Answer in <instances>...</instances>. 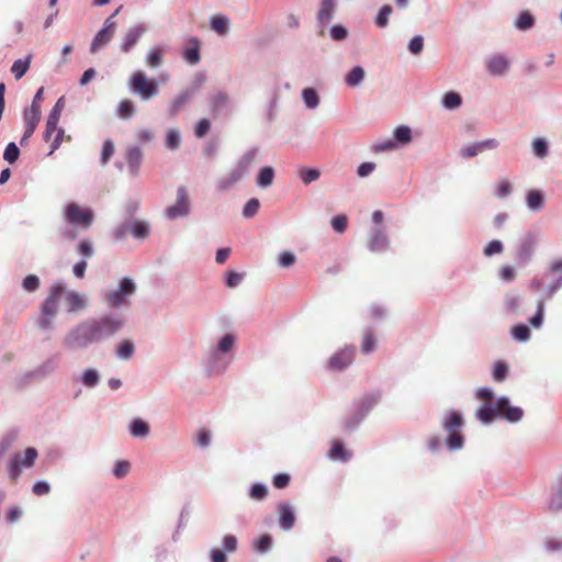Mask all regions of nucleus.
Masks as SVG:
<instances>
[{
    "instance_id": "nucleus-14",
    "label": "nucleus",
    "mask_w": 562,
    "mask_h": 562,
    "mask_svg": "<svg viewBox=\"0 0 562 562\" xmlns=\"http://www.w3.org/2000/svg\"><path fill=\"white\" fill-rule=\"evenodd\" d=\"M368 246L371 251L380 252L386 250L390 243L385 233L381 228H375L371 232Z\"/></svg>"
},
{
    "instance_id": "nucleus-63",
    "label": "nucleus",
    "mask_w": 562,
    "mask_h": 562,
    "mask_svg": "<svg viewBox=\"0 0 562 562\" xmlns=\"http://www.w3.org/2000/svg\"><path fill=\"white\" fill-rule=\"evenodd\" d=\"M130 468L131 464L128 461H117L114 467L113 474L119 479L124 477L127 475Z\"/></svg>"
},
{
    "instance_id": "nucleus-31",
    "label": "nucleus",
    "mask_w": 562,
    "mask_h": 562,
    "mask_svg": "<svg viewBox=\"0 0 562 562\" xmlns=\"http://www.w3.org/2000/svg\"><path fill=\"white\" fill-rule=\"evenodd\" d=\"M302 97L308 109H315L319 104L318 93L313 88H305L302 92Z\"/></svg>"
},
{
    "instance_id": "nucleus-50",
    "label": "nucleus",
    "mask_w": 562,
    "mask_h": 562,
    "mask_svg": "<svg viewBox=\"0 0 562 562\" xmlns=\"http://www.w3.org/2000/svg\"><path fill=\"white\" fill-rule=\"evenodd\" d=\"M188 101H189L188 93H182V94L178 95L170 105V110H169L170 115L175 116L179 112V110L186 105V103Z\"/></svg>"
},
{
    "instance_id": "nucleus-34",
    "label": "nucleus",
    "mask_w": 562,
    "mask_h": 562,
    "mask_svg": "<svg viewBox=\"0 0 562 562\" xmlns=\"http://www.w3.org/2000/svg\"><path fill=\"white\" fill-rule=\"evenodd\" d=\"M543 204V195L541 192L531 190L527 194V205L531 210H540Z\"/></svg>"
},
{
    "instance_id": "nucleus-22",
    "label": "nucleus",
    "mask_w": 562,
    "mask_h": 562,
    "mask_svg": "<svg viewBox=\"0 0 562 562\" xmlns=\"http://www.w3.org/2000/svg\"><path fill=\"white\" fill-rule=\"evenodd\" d=\"M360 349L364 355H369L376 349V338L374 337L372 329L367 328L363 330Z\"/></svg>"
},
{
    "instance_id": "nucleus-35",
    "label": "nucleus",
    "mask_w": 562,
    "mask_h": 562,
    "mask_svg": "<svg viewBox=\"0 0 562 562\" xmlns=\"http://www.w3.org/2000/svg\"><path fill=\"white\" fill-rule=\"evenodd\" d=\"M533 23V16L529 12L525 11L518 15L515 25L517 29L525 31L531 29Z\"/></svg>"
},
{
    "instance_id": "nucleus-47",
    "label": "nucleus",
    "mask_w": 562,
    "mask_h": 562,
    "mask_svg": "<svg viewBox=\"0 0 562 562\" xmlns=\"http://www.w3.org/2000/svg\"><path fill=\"white\" fill-rule=\"evenodd\" d=\"M267 494L268 488L266 487V485L260 483L254 484L249 491L250 498L256 501H262L267 496Z\"/></svg>"
},
{
    "instance_id": "nucleus-27",
    "label": "nucleus",
    "mask_w": 562,
    "mask_h": 562,
    "mask_svg": "<svg viewBox=\"0 0 562 562\" xmlns=\"http://www.w3.org/2000/svg\"><path fill=\"white\" fill-rule=\"evenodd\" d=\"M42 109L37 106H30V109L24 112V122L27 126L37 127V124L41 121Z\"/></svg>"
},
{
    "instance_id": "nucleus-60",
    "label": "nucleus",
    "mask_w": 562,
    "mask_h": 562,
    "mask_svg": "<svg viewBox=\"0 0 562 562\" xmlns=\"http://www.w3.org/2000/svg\"><path fill=\"white\" fill-rule=\"evenodd\" d=\"M295 262V256L290 251H283L279 255L278 263L280 267L289 268Z\"/></svg>"
},
{
    "instance_id": "nucleus-5",
    "label": "nucleus",
    "mask_w": 562,
    "mask_h": 562,
    "mask_svg": "<svg viewBox=\"0 0 562 562\" xmlns=\"http://www.w3.org/2000/svg\"><path fill=\"white\" fill-rule=\"evenodd\" d=\"M130 88L143 100H148L158 93V83L154 79H148L142 70L135 71L130 79Z\"/></svg>"
},
{
    "instance_id": "nucleus-59",
    "label": "nucleus",
    "mask_w": 562,
    "mask_h": 562,
    "mask_svg": "<svg viewBox=\"0 0 562 562\" xmlns=\"http://www.w3.org/2000/svg\"><path fill=\"white\" fill-rule=\"evenodd\" d=\"M503 251V244L499 240L490 241L484 248V255L490 257Z\"/></svg>"
},
{
    "instance_id": "nucleus-9",
    "label": "nucleus",
    "mask_w": 562,
    "mask_h": 562,
    "mask_svg": "<svg viewBox=\"0 0 562 562\" xmlns=\"http://www.w3.org/2000/svg\"><path fill=\"white\" fill-rule=\"evenodd\" d=\"M135 291V284L130 278H124L120 282V286L116 291L112 292L108 296V303L112 307H119L125 303V297L133 294Z\"/></svg>"
},
{
    "instance_id": "nucleus-21",
    "label": "nucleus",
    "mask_w": 562,
    "mask_h": 562,
    "mask_svg": "<svg viewBox=\"0 0 562 562\" xmlns=\"http://www.w3.org/2000/svg\"><path fill=\"white\" fill-rule=\"evenodd\" d=\"M126 160L130 172L132 175H137L143 160L142 150L138 147H131L127 150Z\"/></svg>"
},
{
    "instance_id": "nucleus-23",
    "label": "nucleus",
    "mask_w": 562,
    "mask_h": 562,
    "mask_svg": "<svg viewBox=\"0 0 562 562\" xmlns=\"http://www.w3.org/2000/svg\"><path fill=\"white\" fill-rule=\"evenodd\" d=\"M229 21L223 14L213 15L211 19V27L220 35H225L228 32Z\"/></svg>"
},
{
    "instance_id": "nucleus-46",
    "label": "nucleus",
    "mask_w": 562,
    "mask_h": 562,
    "mask_svg": "<svg viewBox=\"0 0 562 562\" xmlns=\"http://www.w3.org/2000/svg\"><path fill=\"white\" fill-rule=\"evenodd\" d=\"M544 314V299H541L537 303V313L530 318V324L533 327H540L543 321Z\"/></svg>"
},
{
    "instance_id": "nucleus-61",
    "label": "nucleus",
    "mask_w": 562,
    "mask_h": 562,
    "mask_svg": "<svg viewBox=\"0 0 562 562\" xmlns=\"http://www.w3.org/2000/svg\"><path fill=\"white\" fill-rule=\"evenodd\" d=\"M424 48V40L420 35L414 36L409 44L408 49L412 54L418 55Z\"/></svg>"
},
{
    "instance_id": "nucleus-10",
    "label": "nucleus",
    "mask_w": 562,
    "mask_h": 562,
    "mask_svg": "<svg viewBox=\"0 0 562 562\" xmlns=\"http://www.w3.org/2000/svg\"><path fill=\"white\" fill-rule=\"evenodd\" d=\"M356 350L353 347H345L328 360V368L335 371H341L352 363Z\"/></svg>"
},
{
    "instance_id": "nucleus-45",
    "label": "nucleus",
    "mask_w": 562,
    "mask_h": 562,
    "mask_svg": "<svg viewBox=\"0 0 562 562\" xmlns=\"http://www.w3.org/2000/svg\"><path fill=\"white\" fill-rule=\"evenodd\" d=\"M549 508L552 512H558L562 508V484L552 493Z\"/></svg>"
},
{
    "instance_id": "nucleus-17",
    "label": "nucleus",
    "mask_w": 562,
    "mask_h": 562,
    "mask_svg": "<svg viewBox=\"0 0 562 562\" xmlns=\"http://www.w3.org/2000/svg\"><path fill=\"white\" fill-rule=\"evenodd\" d=\"M475 416L484 424H490L497 417L496 402H484L475 412Z\"/></svg>"
},
{
    "instance_id": "nucleus-43",
    "label": "nucleus",
    "mask_w": 562,
    "mask_h": 562,
    "mask_svg": "<svg viewBox=\"0 0 562 562\" xmlns=\"http://www.w3.org/2000/svg\"><path fill=\"white\" fill-rule=\"evenodd\" d=\"M259 207H260L259 200L256 198L250 199L244 206V210H243L244 217L250 218V217L255 216L257 214Z\"/></svg>"
},
{
    "instance_id": "nucleus-37",
    "label": "nucleus",
    "mask_w": 562,
    "mask_h": 562,
    "mask_svg": "<svg viewBox=\"0 0 562 562\" xmlns=\"http://www.w3.org/2000/svg\"><path fill=\"white\" fill-rule=\"evenodd\" d=\"M146 63L150 68H156L162 63V49L153 48L148 52Z\"/></svg>"
},
{
    "instance_id": "nucleus-26",
    "label": "nucleus",
    "mask_w": 562,
    "mask_h": 562,
    "mask_svg": "<svg viewBox=\"0 0 562 562\" xmlns=\"http://www.w3.org/2000/svg\"><path fill=\"white\" fill-rule=\"evenodd\" d=\"M364 78V70L360 66H355L346 76V83L349 87H357Z\"/></svg>"
},
{
    "instance_id": "nucleus-56",
    "label": "nucleus",
    "mask_w": 562,
    "mask_h": 562,
    "mask_svg": "<svg viewBox=\"0 0 562 562\" xmlns=\"http://www.w3.org/2000/svg\"><path fill=\"white\" fill-rule=\"evenodd\" d=\"M134 113V104L131 100H123L119 105V114L123 119L132 116Z\"/></svg>"
},
{
    "instance_id": "nucleus-52",
    "label": "nucleus",
    "mask_w": 562,
    "mask_h": 562,
    "mask_svg": "<svg viewBox=\"0 0 562 562\" xmlns=\"http://www.w3.org/2000/svg\"><path fill=\"white\" fill-rule=\"evenodd\" d=\"M235 344V337L232 334H226L222 337V339L218 342L217 349L221 352H228L232 350L233 346Z\"/></svg>"
},
{
    "instance_id": "nucleus-7",
    "label": "nucleus",
    "mask_w": 562,
    "mask_h": 562,
    "mask_svg": "<svg viewBox=\"0 0 562 562\" xmlns=\"http://www.w3.org/2000/svg\"><path fill=\"white\" fill-rule=\"evenodd\" d=\"M117 12L119 10H116L114 14L110 15L104 21L102 29L95 34L90 46V52L92 54L104 47L113 38L116 31V22L114 21V16Z\"/></svg>"
},
{
    "instance_id": "nucleus-58",
    "label": "nucleus",
    "mask_w": 562,
    "mask_h": 562,
    "mask_svg": "<svg viewBox=\"0 0 562 562\" xmlns=\"http://www.w3.org/2000/svg\"><path fill=\"white\" fill-rule=\"evenodd\" d=\"M301 179L304 183L308 184L317 180L321 176L317 169H303L300 172Z\"/></svg>"
},
{
    "instance_id": "nucleus-36",
    "label": "nucleus",
    "mask_w": 562,
    "mask_h": 562,
    "mask_svg": "<svg viewBox=\"0 0 562 562\" xmlns=\"http://www.w3.org/2000/svg\"><path fill=\"white\" fill-rule=\"evenodd\" d=\"M392 11L393 10H392V7L390 4H384L380 9V11H379V13H378V15L375 18V25L378 27H381V29L385 27L387 25V23H389V18L392 14Z\"/></svg>"
},
{
    "instance_id": "nucleus-8",
    "label": "nucleus",
    "mask_w": 562,
    "mask_h": 562,
    "mask_svg": "<svg viewBox=\"0 0 562 562\" xmlns=\"http://www.w3.org/2000/svg\"><path fill=\"white\" fill-rule=\"evenodd\" d=\"M190 200L184 187H179L177 190V201L173 205L166 209V216L170 220L183 217L189 214Z\"/></svg>"
},
{
    "instance_id": "nucleus-51",
    "label": "nucleus",
    "mask_w": 562,
    "mask_h": 562,
    "mask_svg": "<svg viewBox=\"0 0 562 562\" xmlns=\"http://www.w3.org/2000/svg\"><path fill=\"white\" fill-rule=\"evenodd\" d=\"M211 128V122L207 119L200 120L194 127V135L198 138L204 137Z\"/></svg>"
},
{
    "instance_id": "nucleus-44",
    "label": "nucleus",
    "mask_w": 562,
    "mask_h": 562,
    "mask_svg": "<svg viewBox=\"0 0 562 562\" xmlns=\"http://www.w3.org/2000/svg\"><path fill=\"white\" fill-rule=\"evenodd\" d=\"M532 150L533 154L539 157L543 158L548 155V144L543 138H536L532 142Z\"/></svg>"
},
{
    "instance_id": "nucleus-29",
    "label": "nucleus",
    "mask_w": 562,
    "mask_h": 562,
    "mask_svg": "<svg viewBox=\"0 0 562 562\" xmlns=\"http://www.w3.org/2000/svg\"><path fill=\"white\" fill-rule=\"evenodd\" d=\"M228 102H229V99H228L227 94H225L223 92H217L216 94H214L211 99V108H212L213 114L220 113L221 110H223L224 108H226L228 105Z\"/></svg>"
},
{
    "instance_id": "nucleus-24",
    "label": "nucleus",
    "mask_w": 562,
    "mask_h": 562,
    "mask_svg": "<svg viewBox=\"0 0 562 562\" xmlns=\"http://www.w3.org/2000/svg\"><path fill=\"white\" fill-rule=\"evenodd\" d=\"M32 56H27L25 59H18L11 67V72L16 80L21 79L30 68Z\"/></svg>"
},
{
    "instance_id": "nucleus-39",
    "label": "nucleus",
    "mask_w": 562,
    "mask_h": 562,
    "mask_svg": "<svg viewBox=\"0 0 562 562\" xmlns=\"http://www.w3.org/2000/svg\"><path fill=\"white\" fill-rule=\"evenodd\" d=\"M116 353L121 359H130L134 353V345L130 340H123L116 349Z\"/></svg>"
},
{
    "instance_id": "nucleus-20",
    "label": "nucleus",
    "mask_w": 562,
    "mask_h": 562,
    "mask_svg": "<svg viewBox=\"0 0 562 562\" xmlns=\"http://www.w3.org/2000/svg\"><path fill=\"white\" fill-rule=\"evenodd\" d=\"M278 509H279L280 526L284 530L291 529L295 522V516H294L293 510L286 504H280Z\"/></svg>"
},
{
    "instance_id": "nucleus-33",
    "label": "nucleus",
    "mask_w": 562,
    "mask_h": 562,
    "mask_svg": "<svg viewBox=\"0 0 562 562\" xmlns=\"http://www.w3.org/2000/svg\"><path fill=\"white\" fill-rule=\"evenodd\" d=\"M181 136L180 132L176 128H169L166 133V147L175 150L180 146Z\"/></svg>"
},
{
    "instance_id": "nucleus-15",
    "label": "nucleus",
    "mask_w": 562,
    "mask_h": 562,
    "mask_svg": "<svg viewBox=\"0 0 562 562\" xmlns=\"http://www.w3.org/2000/svg\"><path fill=\"white\" fill-rule=\"evenodd\" d=\"M145 32L146 29L143 25L131 27L123 38L121 45L122 50L124 53H128Z\"/></svg>"
},
{
    "instance_id": "nucleus-25",
    "label": "nucleus",
    "mask_w": 562,
    "mask_h": 562,
    "mask_svg": "<svg viewBox=\"0 0 562 562\" xmlns=\"http://www.w3.org/2000/svg\"><path fill=\"white\" fill-rule=\"evenodd\" d=\"M130 432L134 437H146L149 434V426L140 418H135L130 425Z\"/></svg>"
},
{
    "instance_id": "nucleus-38",
    "label": "nucleus",
    "mask_w": 562,
    "mask_h": 562,
    "mask_svg": "<svg viewBox=\"0 0 562 562\" xmlns=\"http://www.w3.org/2000/svg\"><path fill=\"white\" fill-rule=\"evenodd\" d=\"M512 335L518 341H527L530 338V329L524 324L516 325L512 328Z\"/></svg>"
},
{
    "instance_id": "nucleus-53",
    "label": "nucleus",
    "mask_w": 562,
    "mask_h": 562,
    "mask_svg": "<svg viewBox=\"0 0 562 562\" xmlns=\"http://www.w3.org/2000/svg\"><path fill=\"white\" fill-rule=\"evenodd\" d=\"M114 154V144L111 139H106L102 146L101 164L105 165Z\"/></svg>"
},
{
    "instance_id": "nucleus-6",
    "label": "nucleus",
    "mask_w": 562,
    "mask_h": 562,
    "mask_svg": "<svg viewBox=\"0 0 562 562\" xmlns=\"http://www.w3.org/2000/svg\"><path fill=\"white\" fill-rule=\"evenodd\" d=\"M64 293L65 286L61 283H56L52 286L48 296L42 305L43 318L40 322L42 328H49L52 326V318L57 312V303Z\"/></svg>"
},
{
    "instance_id": "nucleus-40",
    "label": "nucleus",
    "mask_w": 562,
    "mask_h": 562,
    "mask_svg": "<svg viewBox=\"0 0 562 562\" xmlns=\"http://www.w3.org/2000/svg\"><path fill=\"white\" fill-rule=\"evenodd\" d=\"M443 105L447 109H457L461 105V97L456 92H447L443 97Z\"/></svg>"
},
{
    "instance_id": "nucleus-41",
    "label": "nucleus",
    "mask_w": 562,
    "mask_h": 562,
    "mask_svg": "<svg viewBox=\"0 0 562 562\" xmlns=\"http://www.w3.org/2000/svg\"><path fill=\"white\" fill-rule=\"evenodd\" d=\"M130 232L134 237L143 239L148 235V226L143 222H134L130 226Z\"/></svg>"
},
{
    "instance_id": "nucleus-32",
    "label": "nucleus",
    "mask_w": 562,
    "mask_h": 562,
    "mask_svg": "<svg viewBox=\"0 0 562 562\" xmlns=\"http://www.w3.org/2000/svg\"><path fill=\"white\" fill-rule=\"evenodd\" d=\"M66 304L69 312H77L83 307V300L77 292H69L66 295Z\"/></svg>"
},
{
    "instance_id": "nucleus-4",
    "label": "nucleus",
    "mask_w": 562,
    "mask_h": 562,
    "mask_svg": "<svg viewBox=\"0 0 562 562\" xmlns=\"http://www.w3.org/2000/svg\"><path fill=\"white\" fill-rule=\"evenodd\" d=\"M64 217L69 224L81 229H88L92 225L94 213L90 207L71 202L65 207Z\"/></svg>"
},
{
    "instance_id": "nucleus-54",
    "label": "nucleus",
    "mask_w": 562,
    "mask_h": 562,
    "mask_svg": "<svg viewBox=\"0 0 562 562\" xmlns=\"http://www.w3.org/2000/svg\"><path fill=\"white\" fill-rule=\"evenodd\" d=\"M40 288V279L35 274H29L23 280V289L27 292H34Z\"/></svg>"
},
{
    "instance_id": "nucleus-64",
    "label": "nucleus",
    "mask_w": 562,
    "mask_h": 562,
    "mask_svg": "<svg viewBox=\"0 0 562 562\" xmlns=\"http://www.w3.org/2000/svg\"><path fill=\"white\" fill-rule=\"evenodd\" d=\"M69 142L70 140V136L69 135H66L65 134V131L63 128H58L57 131V134L52 143V150H50V154L53 151H55L64 142Z\"/></svg>"
},
{
    "instance_id": "nucleus-2",
    "label": "nucleus",
    "mask_w": 562,
    "mask_h": 562,
    "mask_svg": "<svg viewBox=\"0 0 562 562\" xmlns=\"http://www.w3.org/2000/svg\"><path fill=\"white\" fill-rule=\"evenodd\" d=\"M462 425L463 417L456 411H451L442 420V427L449 434L447 446L451 450L460 449L463 446V436L460 432Z\"/></svg>"
},
{
    "instance_id": "nucleus-42",
    "label": "nucleus",
    "mask_w": 562,
    "mask_h": 562,
    "mask_svg": "<svg viewBox=\"0 0 562 562\" xmlns=\"http://www.w3.org/2000/svg\"><path fill=\"white\" fill-rule=\"evenodd\" d=\"M19 155H20V150H19L18 146L15 145V143H9L4 149L3 158L9 164H14L18 160Z\"/></svg>"
},
{
    "instance_id": "nucleus-13",
    "label": "nucleus",
    "mask_w": 562,
    "mask_h": 562,
    "mask_svg": "<svg viewBox=\"0 0 562 562\" xmlns=\"http://www.w3.org/2000/svg\"><path fill=\"white\" fill-rule=\"evenodd\" d=\"M255 157H256V151L255 150H251V151H248L246 153L241 159L239 160L236 169L232 172V177H231V180L229 182L225 183L224 181L221 182L220 187L222 189H226L228 188L231 184L235 183L236 181H238L243 176L244 173L246 172V170L250 167V165L252 164V161L255 160Z\"/></svg>"
},
{
    "instance_id": "nucleus-30",
    "label": "nucleus",
    "mask_w": 562,
    "mask_h": 562,
    "mask_svg": "<svg viewBox=\"0 0 562 562\" xmlns=\"http://www.w3.org/2000/svg\"><path fill=\"white\" fill-rule=\"evenodd\" d=\"M274 178V170L271 167H263L260 169L258 178H257V184L259 187L266 188L269 187Z\"/></svg>"
},
{
    "instance_id": "nucleus-28",
    "label": "nucleus",
    "mask_w": 562,
    "mask_h": 562,
    "mask_svg": "<svg viewBox=\"0 0 562 562\" xmlns=\"http://www.w3.org/2000/svg\"><path fill=\"white\" fill-rule=\"evenodd\" d=\"M328 456L333 460L346 461L349 457V452L345 450L340 441L336 440L333 442Z\"/></svg>"
},
{
    "instance_id": "nucleus-19",
    "label": "nucleus",
    "mask_w": 562,
    "mask_h": 562,
    "mask_svg": "<svg viewBox=\"0 0 562 562\" xmlns=\"http://www.w3.org/2000/svg\"><path fill=\"white\" fill-rule=\"evenodd\" d=\"M183 58L191 65L200 61V41L196 37L189 40L188 46L183 50Z\"/></svg>"
},
{
    "instance_id": "nucleus-48",
    "label": "nucleus",
    "mask_w": 562,
    "mask_h": 562,
    "mask_svg": "<svg viewBox=\"0 0 562 562\" xmlns=\"http://www.w3.org/2000/svg\"><path fill=\"white\" fill-rule=\"evenodd\" d=\"M394 137L397 142L406 144L411 142L412 138V132L411 128L407 126H398L394 131Z\"/></svg>"
},
{
    "instance_id": "nucleus-18",
    "label": "nucleus",
    "mask_w": 562,
    "mask_h": 562,
    "mask_svg": "<svg viewBox=\"0 0 562 562\" xmlns=\"http://www.w3.org/2000/svg\"><path fill=\"white\" fill-rule=\"evenodd\" d=\"M335 0H321L317 20L322 25L328 24L334 15Z\"/></svg>"
},
{
    "instance_id": "nucleus-62",
    "label": "nucleus",
    "mask_w": 562,
    "mask_h": 562,
    "mask_svg": "<svg viewBox=\"0 0 562 562\" xmlns=\"http://www.w3.org/2000/svg\"><path fill=\"white\" fill-rule=\"evenodd\" d=\"M347 36H348V31L342 25H334L330 29V37L334 41H344L345 38H347Z\"/></svg>"
},
{
    "instance_id": "nucleus-57",
    "label": "nucleus",
    "mask_w": 562,
    "mask_h": 562,
    "mask_svg": "<svg viewBox=\"0 0 562 562\" xmlns=\"http://www.w3.org/2000/svg\"><path fill=\"white\" fill-rule=\"evenodd\" d=\"M348 220L345 215H337L331 218V226L338 233H344L347 228Z\"/></svg>"
},
{
    "instance_id": "nucleus-3",
    "label": "nucleus",
    "mask_w": 562,
    "mask_h": 562,
    "mask_svg": "<svg viewBox=\"0 0 562 562\" xmlns=\"http://www.w3.org/2000/svg\"><path fill=\"white\" fill-rule=\"evenodd\" d=\"M37 456V450L33 447L26 448L22 453H14L8 463V473L11 481L16 482L24 468L33 467Z\"/></svg>"
},
{
    "instance_id": "nucleus-1",
    "label": "nucleus",
    "mask_w": 562,
    "mask_h": 562,
    "mask_svg": "<svg viewBox=\"0 0 562 562\" xmlns=\"http://www.w3.org/2000/svg\"><path fill=\"white\" fill-rule=\"evenodd\" d=\"M123 322L117 318L104 317L100 321H92L78 327L67 339L71 348L87 346L89 342L99 341L112 336L122 327Z\"/></svg>"
},
{
    "instance_id": "nucleus-16",
    "label": "nucleus",
    "mask_w": 562,
    "mask_h": 562,
    "mask_svg": "<svg viewBox=\"0 0 562 562\" xmlns=\"http://www.w3.org/2000/svg\"><path fill=\"white\" fill-rule=\"evenodd\" d=\"M509 61L504 55H495L487 60L488 72L493 76H501L507 71Z\"/></svg>"
},
{
    "instance_id": "nucleus-12",
    "label": "nucleus",
    "mask_w": 562,
    "mask_h": 562,
    "mask_svg": "<svg viewBox=\"0 0 562 562\" xmlns=\"http://www.w3.org/2000/svg\"><path fill=\"white\" fill-rule=\"evenodd\" d=\"M499 143L495 138H488L482 142L473 143L470 145L464 146L460 150V155L463 158H472L477 156L479 154L486 151V150H493L498 147Z\"/></svg>"
},
{
    "instance_id": "nucleus-55",
    "label": "nucleus",
    "mask_w": 562,
    "mask_h": 562,
    "mask_svg": "<svg viewBox=\"0 0 562 562\" xmlns=\"http://www.w3.org/2000/svg\"><path fill=\"white\" fill-rule=\"evenodd\" d=\"M98 381H99V374L95 370L88 369L85 371V373L82 375V383L86 386L92 387L98 383Z\"/></svg>"
},
{
    "instance_id": "nucleus-49",
    "label": "nucleus",
    "mask_w": 562,
    "mask_h": 562,
    "mask_svg": "<svg viewBox=\"0 0 562 562\" xmlns=\"http://www.w3.org/2000/svg\"><path fill=\"white\" fill-rule=\"evenodd\" d=\"M508 373V367L504 362H496L493 370V379L497 382H502L506 379Z\"/></svg>"
},
{
    "instance_id": "nucleus-11",
    "label": "nucleus",
    "mask_w": 562,
    "mask_h": 562,
    "mask_svg": "<svg viewBox=\"0 0 562 562\" xmlns=\"http://www.w3.org/2000/svg\"><path fill=\"white\" fill-rule=\"evenodd\" d=\"M496 411L497 417H504L510 423H517L524 416L522 409L517 406H512L506 397H499L496 401Z\"/></svg>"
}]
</instances>
